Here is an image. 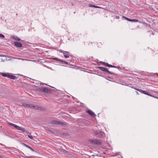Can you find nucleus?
<instances>
[{
    "label": "nucleus",
    "instance_id": "obj_10",
    "mask_svg": "<svg viewBox=\"0 0 158 158\" xmlns=\"http://www.w3.org/2000/svg\"><path fill=\"white\" fill-rule=\"evenodd\" d=\"M123 18L127 20L130 22H137L138 21V20L137 19H128L127 18L123 16Z\"/></svg>",
    "mask_w": 158,
    "mask_h": 158
},
{
    "label": "nucleus",
    "instance_id": "obj_18",
    "mask_svg": "<svg viewBox=\"0 0 158 158\" xmlns=\"http://www.w3.org/2000/svg\"><path fill=\"white\" fill-rule=\"evenodd\" d=\"M100 62L102 63L103 64H104L106 66H108V65H109V64L108 63H105V62H102V61H101Z\"/></svg>",
    "mask_w": 158,
    "mask_h": 158
},
{
    "label": "nucleus",
    "instance_id": "obj_40",
    "mask_svg": "<svg viewBox=\"0 0 158 158\" xmlns=\"http://www.w3.org/2000/svg\"><path fill=\"white\" fill-rule=\"evenodd\" d=\"M42 84V85H46V84H44V83H43Z\"/></svg>",
    "mask_w": 158,
    "mask_h": 158
},
{
    "label": "nucleus",
    "instance_id": "obj_31",
    "mask_svg": "<svg viewBox=\"0 0 158 158\" xmlns=\"http://www.w3.org/2000/svg\"><path fill=\"white\" fill-rule=\"evenodd\" d=\"M95 8H102L100 7H99V6H95Z\"/></svg>",
    "mask_w": 158,
    "mask_h": 158
},
{
    "label": "nucleus",
    "instance_id": "obj_38",
    "mask_svg": "<svg viewBox=\"0 0 158 158\" xmlns=\"http://www.w3.org/2000/svg\"><path fill=\"white\" fill-rule=\"evenodd\" d=\"M16 59H18L19 60H21V58H15Z\"/></svg>",
    "mask_w": 158,
    "mask_h": 158
},
{
    "label": "nucleus",
    "instance_id": "obj_20",
    "mask_svg": "<svg viewBox=\"0 0 158 158\" xmlns=\"http://www.w3.org/2000/svg\"><path fill=\"white\" fill-rule=\"evenodd\" d=\"M61 62H63V63H65L66 64H68V62H66V61H64V60H61Z\"/></svg>",
    "mask_w": 158,
    "mask_h": 158
},
{
    "label": "nucleus",
    "instance_id": "obj_29",
    "mask_svg": "<svg viewBox=\"0 0 158 158\" xmlns=\"http://www.w3.org/2000/svg\"><path fill=\"white\" fill-rule=\"evenodd\" d=\"M62 53H63V54H64H64H65V53H69V52H67V51H63Z\"/></svg>",
    "mask_w": 158,
    "mask_h": 158
},
{
    "label": "nucleus",
    "instance_id": "obj_4",
    "mask_svg": "<svg viewBox=\"0 0 158 158\" xmlns=\"http://www.w3.org/2000/svg\"><path fill=\"white\" fill-rule=\"evenodd\" d=\"M26 107L33 108L35 109L41 110V108L37 106H34L32 105L28 104L26 106Z\"/></svg>",
    "mask_w": 158,
    "mask_h": 158
},
{
    "label": "nucleus",
    "instance_id": "obj_13",
    "mask_svg": "<svg viewBox=\"0 0 158 158\" xmlns=\"http://www.w3.org/2000/svg\"><path fill=\"white\" fill-rule=\"evenodd\" d=\"M22 144H23V145L25 146V147H27V148H29L30 149H31V150H32V151H33V152L35 151V152H37V151H35V150H34L33 149V148H32L31 147H30V146H28V145H27L26 144H25V143H22Z\"/></svg>",
    "mask_w": 158,
    "mask_h": 158
},
{
    "label": "nucleus",
    "instance_id": "obj_5",
    "mask_svg": "<svg viewBox=\"0 0 158 158\" xmlns=\"http://www.w3.org/2000/svg\"><path fill=\"white\" fill-rule=\"evenodd\" d=\"M97 68L98 69H99L100 70L105 72L106 73H107L110 74H112V73H111V72H110L109 70H108L106 69L103 67H100V66H98L97 67Z\"/></svg>",
    "mask_w": 158,
    "mask_h": 158
},
{
    "label": "nucleus",
    "instance_id": "obj_19",
    "mask_svg": "<svg viewBox=\"0 0 158 158\" xmlns=\"http://www.w3.org/2000/svg\"><path fill=\"white\" fill-rule=\"evenodd\" d=\"M64 56L66 58H68L69 57V56L68 54H64Z\"/></svg>",
    "mask_w": 158,
    "mask_h": 158
},
{
    "label": "nucleus",
    "instance_id": "obj_33",
    "mask_svg": "<svg viewBox=\"0 0 158 158\" xmlns=\"http://www.w3.org/2000/svg\"><path fill=\"white\" fill-rule=\"evenodd\" d=\"M111 68H117V67L115 66H114V65H112V67H111Z\"/></svg>",
    "mask_w": 158,
    "mask_h": 158
},
{
    "label": "nucleus",
    "instance_id": "obj_16",
    "mask_svg": "<svg viewBox=\"0 0 158 158\" xmlns=\"http://www.w3.org/2000/svg\"><path fill=\"white\" fill-rule=\"evenodd\" d=\"M47 131L52 133H54V129H47Z\"/></svg>",
    "mask_w": 158,
    "mask_h": 158
},
{
    "label": "nucleus",
    "instance_id": "obj_30",
    "mask_svg": "<svg viewBox=\"0 0 158 158\" xmlns=\"http://www.w3.org/2000/svg\"><path fill=\"white\" fill-rule=\"evenodd\" d=\"M23 106H24L26 107V106H27V104H26V103H23Z\"/></svg>",
    "mask_w": 158,
    "mask_h": 158
},
{
    "label": "nucleus",
    "instance_id": "obj_9",
    "mask_svg": "<svg viewBox=\"0 0 158 158\" xmlns=\"http://www.w3.org/2000/svg\"><path fill=\"white\" fill-rule=\"evenodd\" d=\"M86 112L87 113L89 114L93 117H95L96 115L95 113L92 111L90 110H86Z\"/></svg>",
    "mask_w": 158,
    "mask_h": 158
},
{
    "label": "nucleus",
    "instance_id": "obj_7",
    "mask_svg": "<svg viewBox=\"0 0 158 158\" xmlns=\"http://www.w3.org/2000/svg\"><path fill=\"white\" fill-rule=\"evenodd\" d=\"M7 124L8 125L10 126L11 127H15L16 128H23L22 127H19L15 124L12 123H8Z\"/></svg>",
    "mask_w": 158,
    "mask_h": 158
},
{
    "label": "nucleus",
    "instance_id": "obj_22",
    "mask_svg": "<svg viewBox=\"0 0 158 158\" xmlns=\"http://www.w3.org/2000/svg\"><path fill=\"white\" fill-rule=\"evenodd\" d=\"M53 59L54 60H56L57 61H61V60H60V59H58L56 58H53Z\"/></svg>",
    "mask_w": 158,
    "mask_h": 158
},
{
    "label": "nucleus",
    "instance_id": "obj_35",
    "mask_svg": "<svg viewBox=\"0 0 158 158\" xmlns=\"http://www.w3.org/2000/svg\"><path fill=\"white\" fill-rule=\"evenodd\" d=\"M63 51H62V50H60V51H59V52H62H62H63Z\"/></svg>",
    "mask_w": 158,
    "mask_h": 158
},
{
    "label": "nucleus",
    "instance_id": "obj_28",
    "mask_svg": "<svg viewBox=\"0 0 158 158\" xmlns=\"http://www.w3.org/2000/svg\"><path fill=\"white\" fill-rule=\"evenodd\" d=\"M152 97L158 99V97L153 95Z\"/></svg>",
    "mask_w": 158,
    "mask_h": 158
},
{
    "label": "nucleus",
    "instance_id": "obj_26",
    "mask_svg": "<svg viewBox=\"0 0 158 158\" xmlns=\"http://www.w3.org/2000/svg\"><path fill=\"white\" fill-rule=\"evenodd\" d=\"M63 134L65 136H68L69 135V134L67 133H63Z\"/></svg>",
    "mask_w": 158,
    "mask_h": 158
},
{
    "label": "nucleus",
    "instance_id": "obj_23",
    "mask_svg": "<svg viewBox=\"0 0 158 158\" xmlns=\"http://www.w3.org/2000/svg\"><path fill=\"white\" fill-rule=\"evenodd\" d=\"M19 130H21L23 132H25L26 129H18Z\"/></svg>",
    "mask_w": 158,
    "mask_h": 158
},
{
    "label": "nucleus",
    "instance_id": "obj_27",
    "mask_svg": "<svg viewBox=\"0 0 158 158\" xmlns=\"http://www.w3.org/2000/svg\"><path fill=\"white\" fill-rule=\"evenodd\" d=\"M154 93L156 95H158V91H154Z\"/></svg>",
    "mask_w": 158,
    "mask_h": 158
},
{
    "label": "nucleus",
    "instance_id": "obj_3",
    "mask_svg": "<svg viewBox=\"0 0 158 158\" xmlns=\"http://www.w3.org/2000/svg\"><path fill=\"white\" fill-rule=\"evenodd\" d=\"M89 142L94 145H99L102 143V142L100 141L95 139L90 140H89Z\"/></svg>",
    "mask_w": 158,
    "mask_h": 158
},
{
    "label": "nucleus",
    "instance_id": "obj_39",
    "mask_svg": "<svg viewBox=\"0 0 158 158\" xmlns=\"http://www.w3.org/2000/svg\"><path fill=\"white\" fill-rule=\"evenodd\" d=\"M0 158H2V156L0 155Z\"/></svg>",
    "mask_w": 158,
    "mask_h": 158
},
{
    "label": "nucleus",
    "instance_id": "obj_6",
    "mask_svg": "<svg viewBox=\"0 0 158 158\" xmlns=\"http://www.w3.org/2000/svg\"><path fill=\"white\" fill-rule=\"evenodd\" d=\"M58 151L62 154H65L67 155L69 154L68 152L62 149H58Z\"/></svg>",
    "mask_w": 158,
    "mask_h": 158
},
{
    "label": "nucleus",
    "instance_id": "obj_32",
    "mask_svg": "<svg viewBox=\"0 0 158 158\" xmlns=\"http://www.w3.org/2000/svg\"><path fill=\"white\" fill-rule=\"evenodd\" d=\"M107 66L108 67H112V65H110L109 64V65H108V66Z\"/></svg>",
    "mask_w": 158,
    "mask_h": 158
},
{
    "label": "nucleus",
    "instance_id": "obj_11",
    "mask_svg": "<svg viewBox=\"0 0 158 158\" xmlns=\"http://www.w3.org/2000/svg\"><path fill=\"white\" fill-rule=\"evenodd\" d=\"M14 44L16 47L18 48H20L22 46V44L18 42H14Z\"/></svg>",
    "mask_w": 158,
    "mask_h": 158
},
{
    "label": "nucleus",
    "instance_id": "obj_36",
    "mask_svg": "<svg viewBox=\"0 0 158 158\" xmlns=\"http://www.w3.org/2000/svg\"><path fill=\"white\" fill-rule=\"evenodd\" d=\"M116 18H118V19H119V16H116Z\"/></svg>",
    "mask_w": 158,
    "mask_h": 158
},
{
    "label": "nucleus",
    "instance_id": "obj_2",
    "mask_svg": "<svg viewBox=\"0 0 158 158\" xmlns=\"http://www.w3.org/2000/svg\"><path fill=\"white\" fill-rule=\"evenodd\" d=\"M39 91L42 92H44L46 94H50L52 91L46 88L42 87L39 89Z\"/></svg>",
    "mask_w": 158,
    "mask_h": 158
},
{
    "label": "nucleus",
    "instance_id": "obj_15",
    "mask_svg": "<svg viewBox=\"0 0 158 158\" xmlns=\"http://www.w3.org/2000/svg\"><path fill=\"white\" fill-rule=\"evenodd\" d=\"M7 77L12 79H15L16 78V77L13 75H8Z\"/></svg>",
    "mask_w": 158,
    "mask_h": 158
},
{
    "label": "nucleus",
    "instance_id": "obj_25",
    "mask_svg": "<svg viewBox=\"0 0 158 158\" xmlns=\"http://www.w3.org/2000/svg\"><path fill=\"white\" fill-rule=\"evenodd\" d=\"M0 37L4 38L5 36L3 35L0 33Z\"/></svg>",
    "mask_w": 158,
    "mask_h": 158
},
{
    "label": "nucleus",
    "instance_id": "obj_14",
    "mask_svg": "<svg viewBox=\"0 0 158 158\" xmlns=\"http://www.w3.org/2000/svg\"><path fill=\"white\" fill-rule=\"evenodd\" d=\"M11 38H13L15 40L17 41H20L21 40L17 36H14V35H12L11 36Z\"/></svg>",
    "mask_w": 158,
    "mask_h": 158
},
{
    "label": "nucleus",
    "instance_id": "obj_12",
    "mask_svg": "<svg viewBox=\"0 0 158 158\" xmlns=\"http://www.w3.org/2000/svg\"><path fill=\"white\" fill-rule=\"evenodd\" d=\"M95 135L98 138H100L102 135L101 132L98 131H95Z\"/></svg>",
    "mask_w": 158,
    "mask_h": 158
},
{
    "label": "nucleus",
    "instance_id": "obj_1",
    "mask_svg": "<svg viewBox=\"0 0 158 158\" xmlns=\"http://www.w3.org/2000/svg\"><path fill=\"white\" fill-rule=\"evenodd\" d=\"M50 123L52 125H61L63 126L64 127H66L68 125V123L66 122L54 120L52 121Z\"/></svg>",
    "mask_w": 158,
    "mask_h": 158
},
{
    "label": "nucleus",
    "instance_id": "obj_37",
    "mask_svg": "<svg viewBox=\"0 0 158 158\" xmlns=\"http://www.w3.org/2000/svg\"><path fill=\"white\" fill-rule=\"evenodd\" d=\"M152 34L153 35H154L155 34V33H154L153 32H152Z\"/></svg>",
    "mask_w": 158,
    "mask_h": 158
},
{
    "label": "nucleus",
    "instance_id": "obj_34",
    "mask_svg": "<svg viewBox=\"0 0 158 158\" xmlns=\"http://www.w3.org/2000/svg\"><path fill=\"white\" fill-rule=\"evenodd\" d=\"M21 60H26V59H23V58H21Z\"/></svg>",
    "mask_w": 158,
    "mask_h": 158
},
{
    "label": "nucleus",
    "instance_id": "obj_17",
    "mask_svg": "<svg viewBox=\"0 0 158 158\" xmlns=\"http://www.w3.org/2000/svg\"><path fill=\"white\" fill-rule=\"evenodd\" d=\"M2 75L3 77H8V74L6 73H2Z\"/></svg>",
    "mask_w": 158,
    "mask_h": 158
},
{
    "label": "nucleus",
    "instance_id": "obj_24",
    "mask_svg": "<svg viewBox=\"0 0 158 158\" xmlns=\"http://www.w3.org/2000/svg\"><path fill=\"white\" fill-rule=\"evenodd\" d=\"M28 136L29 138H30V139H33V137L32 136H31V135H28Z\"/></svg>",
    "mask_w": 158,
    "mask_h": 158
},
{
    "label": "nucleus",
    "instance_id": "obj_8",
    "mask_svg": "<svg viewBox=\"0 0 158 158\" xmlns=\"http://www.w3.org/2000/svg\"><path fill=\"white\" fill-rule=\"evenodd\" d=\"M139 92H141V93H142L143 94H146V95H148V96H150L152 97V96H153V95L150 94L149 93H148V92H146L145 91L143 90H139Z\"/></svg>",
    "mask_w": 158,
    "mask_h": 158
},
{
    "label": "nucleus",
    "instance_id": "obj_21",
    "mask_svg": "<svg viewBox=\"0 0 158 158\" xmlns=\"http://www.w3.org/2000/svg\"><path fill=\"white\" fill-rule=\"evenodd\" d=\"M89 6L91 7H94V8H95V6L93 5V4H89Z\"/></svg>",
    "mask_w": 158,
    "mask_h": 158
}]
</instances>
